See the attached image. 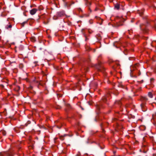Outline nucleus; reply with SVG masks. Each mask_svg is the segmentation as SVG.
Listing matches in <instances>:
<instances>
[{"instance_id": "f257e3e1", "label": "nucleus", "mask_w": 156, "mask_h": 156, "mask_svg": "<svg viewBox=\"0 0 156 156\" xmlns=\"http://www.w3.org/2000/svg\"><path fill=\"white\" fill-rule=\"evenodd\" d=\"M142 149L143 150V152L144 153H146L147 150V147L146 145L143 144L142 146Z\"/></svg>"}, {"instance_id": "f03ea898", "label": "nucleus", "mask_w": 156, "mask_h": 156, "mask_svg": "<svg viewBox=\"0 0 156 156\" xmlns=\"http://www.w3.org/2000/svg\"><path fill=\"white\" fill-rule=\"evenodd\" d=\"M96 109L97 110L99 111L101 107H102V105L100 102L97 104L96 105Z\"/></svg>"}, {"instance_id": "7ed1b4c3", "label": "nucleus", "mask_w": 156, "mask_h": 156, "mask_svg": "<svg viewBox=\"0 0 156 156\" xmlns=\"http://www.w3.org/2000/svg\"><path fill=\"white\" fill-rule=\"evenodd\" d=\"M140 106H141V108L142 109V110L143 112H144L146 111V107H145V105L144 103H142L141 104V105H140Z\"/></svg>"}, {"instance_id": "20e7f679", "label": "nucleus", "mask_w": 156, "mask_h": 156, "mask_svg": "<svg viewBox=\"0 0 156 156\" xmlns=\"http://www.w3.org/2000/svg\"><path fill=\"white\" fill-rule=\"evenodd\" d=\"M37 11V9H33L30 10V13L31 15H33L36 13Z\"/></svg>"}, {"instance_id": "39448f33", "label": "nucleus", "mask_w": 156, "mask_h": 156, "mask_svg": "<svg viewBox=\"0 0 156 156\" xmlns=\"http://www.w3.org/2000/svg\"><path fill=\"white\" fill-rule=\"evenodd\" d=\"M1 156H12V155L8 153L4 152L1 154Z\"/></svg>"}, {"instance_id": "423d86ee", "label": "nucleus", "mask_w": 156, "mask_h": 156, "mask_svg": "<svg viewBox=\"0 0 156 156\" xmlns=\"http://www.w3.org/2000/svg\"><path fill=\"white\" fill-rule=\"evenodd\" d=\"M58 17H61L63 15L64 13L63 12H59L58 13Z\"/></svg>"}, {"instance_id": "0eeeda50", "label": "nucleus", "mask_w": 156, "mask_h": 156, "mask_svg": "<svg viewBox=\"0 0 156 156\" xmlns=\"http://www.w3.org/2000/svg\"><path fill=\"white\" fill-rule=\"evenodd\" d=\"M108 98L109 99L108 97L107 96H105L104 98H103L102 99V100L104 102H105L106 101Z\"/></svg>"}, {"instance_id": "6e6552de", "label": "nucleus", "mask_w": 156, "mask_h": 156, "mask_svg": "<svg viewBox=\"0 0 156 156\" xmlns=\"http://www.w3.org/2000/svg\"><path fill=\"white\" fill-rule=\"evenodd\" d=\"M115 9H118L119 8V5L118 3H116L115 5Z\"/></svg>"}, {"instance_id": "1a4fd4ad", "label": "nucleus", "mask_w": 156, "mask_h": 156, "mask_svg": "<svg viewBox=\"0 0 156 156\" xmlns=\"http://www.w3.org/2000/svg\"><path fill=\"white\" fill-rule=\"evenodd\" d=\"M115 105H118L119 106H120V105L121 104V102L119 101H115Z\"/></svg>"}, {"instance_id": "9d476101", "label": "nucleus", "mask_w": 156, "mask_h": 156, "mask_svg": "<svg viewBox=\"0 0 156 156\" xmlns=\"http://www.w3.org/2000/svg\"><path fill=\"white\" fill-rule=\"evenodd\" d=\"M141 100L144 101H146L147 100V98L146 97H142L141 98Z\"/></svg>"}, {"instance_id": "9b49d317", "label": "nucleus", "mask_w": 156, "mask_h": 156, "mask_svg": "<svg viewBox=\"0 0 156 156\" xmlns=\"http://www.w3.org/2000/svg\"><path fill=\"white\" fill-rule=\"evenodd\" d=\"M148 96L150 97V98H152L153 97V94H152L151 92H149L148 93Z\"/></svg>"}, {"instance_id": "f8f14e48", "label": "nucleus", "mask_w": 156, "mask_h": 156, "mask_svg": "<svg viewBox=\"0 0 156 156\" xmlns=\"http://www.w3.org/2000/svg\"><path fill=\"white\" fill-rule=\"evenodd\" d=\"M152 118L156 120V113L153 115Z\"/></svg>"}, {"instance_id": "ddd939ff", "label": "nucleus", "mask_w": 156, "mask_h": 156, "mask_svg": "<svg viewBox=\"0 0 156 156\" xmlns=\"http://www.w3.org/2000/svg\"><path fill=\"white\" fill-rule=\"evenodd\" d=\"M19 68L20 69H22L23 67V64H20L19 66Z\"/></svg>"}, {"instance_id": "4468645a", "label": "nucleus", "mask_w": 156, "mask_h": 156, "mask_svg": "<svg viewBox=\"0 0 156 156\" xmlns=\"http://www.w3.org/2000/svg\"><path fill=\"white\" fill-rule=\"evenodd\" d=\"M65 5L66 7H68L70 6V5H69L67 2H65Z\"/></svg>"}, {"instance_id": "2eb2a0df", "label": "nucleus", "mask_w": 156, "mask_h": 156, "mask_svg": "<svg viewBox=\"0 0 156 156\" xmlns=\"http://www.w3.org/2000/svg\"><path fill=\"white\" fill-rule=\"evenodd\" d=\"M66 106L68 108V109L71 108V106L69 104H66Z\"/></svg>"}, {"instance_id": "dca6fc26", "label": "nucleus", "mask_w": 156, "mask_h": 156, "mask_svg": "<svg viewBox=\"0 0 156 156\" xmlns=\"http://www.w3.org/2000/svg\"><path fill=\"white\" fill-rule=\"evenodd\" d=\"M12 27V25H9V26H8V27L7 26H6V28L7 29H8L9 28H11Z\"/></svg>"}, {"instance_id": "f3484780", "label": "nucleus", "mask_w": 156, "mask_h": 156, "mask_svg": "<svg viewBox=\"0 0 156 156\" xmlns=\"http://www.w3.org/2000/svg\"><path fill=\"white\" fill-rule=\"evenodd\" d=\"M2 133H3V135L4 136L6 134V133L5 131H2Z\"/></svg>"}, {"instance_id": "a211bd4d", "label": "nucleus", "mask_w": 156, "mask_h": 156, "mask_svg": "<svg viewBox=\"0 0 156 156\" xmlns=\"http://www.w3.org/2000/svg\"><path fill=\"white\" fill-rule=\"evenodd\" d=\"M60 139L61 140H63L64 139V137L63 136H61L60 137Z\"/></svg>"}, {"instance_id": "6ab92c4d", "label": "nucleus", "mask_w": 156, "mask_h": 156, "mask_svg": "<svg viewBox=\"0 0 156 156\" xmlns=\"http://www.w3.org/2000/svg\"><path fill=\"white\" fill-rule=\"evenodd\" d=\"M141 38L140 36L139 35H137V36H135V38Z\"/></svg>"}, {"instance_id": "aec40b11", "label": "nucleus", "mask_w": 156, "mask_h": 156, "mask_svg": "<svg viewBox=\"0 0 156 156\" xmlns=\"http://www.w3.org/2000/svg\"><path fill=\"white\" fill-rule=\"evenodd\" d=\"M154 80V79L153 78H151L150 79V81L151 83L153 82Z\"/></svg>"}, {"instance_id": "412c9836", "label": "nucleus", "mask_w": 156, "mask_h": 156, "mask_svg": "<svg viewBox=\"0 0 156 156\" xmlns=\"http://www.w3.org/2000/svg\"><path fill=\"white\" fill-rule=\"evenodd\" d=\"M17 88L18 90H19L20 89V87L19 86H17Z\"/></svg>"}, {"instance_id": "4be33fe9", "label": "nucleus", "mask_w": 156, "mask_h": 156, "mask_svg": "<svg viewBox=\"0 0 156 156\" xmlns=\"http://www.w3.org/2000/svg\"><path fill=\"white\" fill-rule=\"evenodd\" d=\"M124 20L123 19H122V18H121V21H123H123H124Z\"/></svg>"}, {"instance_id": "5701e85b", "label": "nucleus", "mask_w": 156, "mask_h": 156, "mask_svg": "<svg viewBox=\"0 0 156 156\" xmlns=\"http://www.w3.org/2000/svg\"><path fill=\"white\" fill-rule=\"evenodd\" d=\"M140 72H139L138 73V75L140 76Z\"/></svg>"}, {"instance_id": "b1692460", "label": "nucleus", "mask_w": 156, "mask_h": 156, "mask_svg": "<svg viewBox=\"0 0 156 156\" xmlns=\"http://www.w3.org/2000/svg\"><path fill=\"white\" fill-rule=\"evenodd\" d=\"M147 30L146 29H145V30H144V31L146 32H147Z\"/></svg>"}, {"instance_id": "393cba45", "label": "nucleus", "mask_w": 156, "mask_h": 156, "mask_svg": "<svg viewBox=\"0 0 156 156\" xmlns=\"http://www.w3.org/2000/svg\"><path fill=\"white\" fill-rule=\"evenodd\" d=\"M113 120H114V121H115V120H117V119L116 118H114L113 119Z\"/></svg>"}, {"instance_id": "a878e982", "label": "nucleus", "mask_w": 156, "mask_h": 156, "mask_svg": "<svg viewBox=\"0 0 156 156\" xmlns=\"http://www.w3.org/2000/svg\"><path fill=\"white\" fill-rule=\"evenodd\" d=\"M26 23V22H23V24H25V23Z\"/></svg>"}, {"instance_id": "bb28decb", "label": "nucleus", "mask_w": 156, "mask_h": 156, "mask_svg": "<svg viewBox=\"0 0 156 156\" xmlns=\"http://www.w3.org/2000/svg\"><path fill=\"white\" fill-rule=\"evenodd\" d=\"M95 10L96 11L97 10V9L96 8L95 9Z\"/></svg>"}, {"instance_id": "cd10ccee", "label": "nucleus", "mask_w": 156, "mask_h": 156, "mask_svg": "<svg viewBox=\"0 0 156 156\" xmlns=\"http://www.w3.org/2000/svg\"><path fill=\"white\" fill-rule=\"evenodd\" d=\"M101 67L100 65L99 64V67L100 68Z\"/></svg>"}, {"instance_id": "c85d7f7f", "label": "nucleus", "mask_w": 156, "mask_h": 156, "mask_svg": "<svg viewBox=\"0 0 156 156\" xmlns=\"http://www.w3.org/2000/svg\"><path fill=\"white\" fill-rule=\"evenodd\" d=\"M63 1L65 2V0H62Z\"/></svg>"}, {"instance_id": "c756f323", "label": "nucleus", "mask_w": 156, "mask_h": 156, "mask_svg": "<svg viewBox=\"0 0 156 156\" xmlns=\"http://www.w3.org/2000/svg\"><path fill=\"white\" fill-rule=\"evenodd\" d=\"M2 87H4L3 85H2Z\"/></svg>"}]
</instances>
